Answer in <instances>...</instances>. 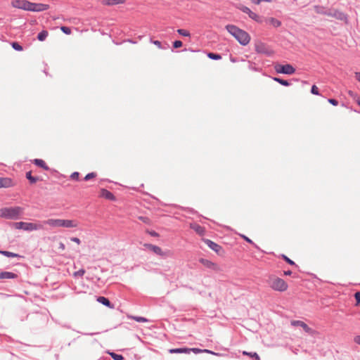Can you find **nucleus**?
<instances>
[{
  "instance_id": "1",
  "label": "nucleus",
  "mask_w": 360,
  "mask_h": 360,
  "mask_svg": "<svg viewBox=\"0 0 360 360\" xmlns=\"http://www.w3.org/2000/svg\"><path fill=\"white\" fill-rule=\"evenodd\" d=\"M226 30L243 46L247 45L250 40L249 34L234 25H227Z\"/></svg>"
},
{
  "instance_id": "2",
  "label": "nucleus",
  "mask_w": 360,
  "mask_h": 360,
  "mask_svg": "<svg viewBox=\"0 0 360 360\" xmlns=\"http://www.w3.org/2000/svg\"><path fill=\"white\" fill-rule=\"evenodd\" d=\"M22 212L20 207H3L0 210V217L8 219H18Z\"/></svg>"
},
{
  "instance_id": "3",
  "label": "nucleus",
  "mask_w": 360,
  "mask_h": 360,
  "mask_svg": "<svg viewBox=\"0 0 360 360\" xmlns=\"http://www.w3.org/2000/svg\"><path fill=\"white\" fill-rule=\"evenodd\" d=\"M45 224L53 227L65 228H75L78 225L77 222L75 220L60 219H49L45 221Z\"/></svg>"
},
{
  "instance_id": "4",
  "label": "nucleus",
  "mask_w": 360,
  "mask_h": 360,
  "mask_svg": "<svg viewBox=\"0 0 360 360\" xmlns=\"http://www.w3.org/2000/svg\"><path fill=\"white\" fill-rule=\"evenodd\" d=\"M267 283L273 290L279 292L285 291L288 287V284L283 279L274 276H270Z\"/></svg>"
},
{
  "instance_id": "5",
  "label": "nucleus",
  "mask_w": 360,
  "mask_h": 360,
  "mask_svg": "<svg viewBox=\"0 0 360 360\" xmlns=\"http://www.w3.org/2000/svg\"><path fill=\"white\" fill-rule=\"evenodd\" d=\"M13 227L16 229H22L27 231L39 230L43 228L40 224H35L31 222L19 221L13 223Z\"/></svg>"
},
{
  "instance_id": "6",
  "label": "nucleus",
  "mask_w": 360,
  "mask_h": 360,
  "mask_svg": "<svg viewBox=\"0 0 360 360\" xmlns=\"http://www.w3.org/2000/svg\"><path fill=\"white\" fill-rule=\"evenodd\" d=\"M143 246L155 255L161 256L164 258L167 257L171 255L170 251H163L160 247L150 243H144Z\"/></svg>"
},
{
  "instance_id": "7",
  "label": "nucleus",
  "mask_w": 360,
  "mask_h": 360,
  "mask_svg": "<svg viewBox=\"0 0 360 360\" xmlns=\"http://www.w3.org/2000/svg\"><path fill=\"white\" fill-rule=\"evenodd\" d=\"M13 8L31 11L32 2L27 0H13L11 1Z\"/></svg>"
},
{
  "instance_id": "8",
  "label": "nucleus",
  "mask_w": 360,
  "mask_h": 360,
  "mask_svg": "<svg viewBox=\"0 0 360 360\" xmlns=\"http://www.w3.org/2000/svg\"><path fill=\"white\" fill-rule=\"evenodd\" d=\"M275 70L278 73L285 74V75H292L295 73V68L291 65L290 64L281 65L277 64L274 67Z\"/></svg>"
},
{
  "instance_id": "9",
  "label": "nucleus",
  "mask_w": 360,
  "mask_h": 360,
  "mask_svg": "<svg viewBox=\"0 0 360 360\" xmlns=\"http://www.w3.org/2000/svg\"><path fill=\"white\" fill-rule=\"evenodd\" d=\"M329 17H333L337 20L343 21L346 24L348 23V16L346 13L342 12L341 11L332 8L331 11L329 13Z\"/></svg>"
},
{
  "instance_id": "10",
  "label": "nucleus",
  "mask_w": 360,
  "mask_h": 360,
  "mask_svg": "<svg viewBox=\"0 0 360 360\" xmlns=\"http://www.w3.org/2000/svg\"><path fill=\"white\" fill-rule=\"evenodd\" d=\"M199 262L206 268L211 269L214 271L219 272L222 270L221 268L217 264L214 263L212 261L208 260L207 259L200 258L199 259Z\"/></svg>"
},
{
  "instance_id": "11",
  "label": "nucleus",
  "mask_w": 360,
  "mask_h": 360,
  "mask_svg": "<svg viewBox=\"0 0 360 360\" xmlns=\"http://www.w3.org/2000/svg\"><path fill=\"white\" fill-rule=\"evenodd\" d=\"M240 11L242 12H243L244 13L248 14L249 18H250L251 19L254 20L255 21H256V22H259L260 21L259 16L257 13L252 12L248 7H247L245 6H243L240 8Z\"/></svg>"
},
{
  "instance_id": "12",
  "label": "nucleus",
  "mask_w": 360,
  "mask_h": 360,
  "mask_svg": "<svg viewBox=\"0 0 360 360\" xmlns=\"http://www.w3.org/2000/svg\"><path fill=\"white\" fill-rule=\"evenodd\" d=\"M49 6L48 4H37L32 2L31 11L33 12H40L48 10Z\"/></svg>"
},
{
  "instance_id": "13",
  "label": "nucleus",
  "mask_w": 360,
  "mask_h": 360,
  "mask_svg": "<svg viewBox=\"0 0 360 360\" xmlns=\"http://www.w3.org/2000/svg\"><path fill=\"white\" fill-rule=\"evenodd\" d=\"M331 8L325 7L323 6H315L314 11L316 13L329 16V13L331 11Z\"/></svg>"
},
{
  "instance_id": "14",
  "label": "nucleus",
  "mask_w": 360,
  "mask_h": 360,
  "mask_svg": "<svg viewBox=\"0 0 360 360\" xmlns=\"http://www.w3.org/2000/svg\"><path fill=\"white\" fill-rule=\"evenodd\" d=\"M204 242L211 250L217 253H219L221 250V247L219 245L210 239H205Z\"/></svg>"
},
{
  "instance_id": "15",
  "label": "nucleus",
  "mask_w": 360,
  "mask_h": 360,
  "mask_svg": "<svg viewBox=\"0 0 360 360\" xmlns=\"http://www.w3.org/2000/svg\"><path fill=\"white\" fill-rule=\"evenodd\" d=\"M291 325L293 326H300L303 328L306 333H310L311 329L304 322L299 320H294L291 321Z\"/></svg>"
},
{
  "instance_id": "16",
  "label": "nucleus",
  "mask_w": 360,
  "mask_h": 360,
  "mask_svg": "<svg viewBox=\"0 0 360 360\" xmlns=\"http://www.w3.org/2000/svg\"><path fill=\"white\" fill-rule=\"evenodd\" d=\"M97 301L103 304L105 307H108L110 309L114 308V304L110 302V301L108 300V298L103 297V296H99L97 298Z\"/></svg>"
},
{
  "instance_id": "17",
  "label": "nucleus",
  "mask_w": 360,
  "mask_h": 360,
  "mask_svg": "<svg viewBox=\"0 0 360 360\" xmlns=\"http://www.w3.org/2000/svg\"><path fill=\"white\" fill-rule=\"evenodd\" d=\"M18 278V275L10 271L0 272V279H15Z\"/></svg>"
},
{
  "instance_id": "18",
  "label": "nucleus",
  "mask_w": 360,
  "mask_h": 360,
  "mask_svg": "<svg viewBox=\"0 0 360 360\" xmlns=\"http://www.w3.org/2000/svg\"><path fill=\"white\" fill-rule=\"evenodd\" d=\"M101 195L107 200H115V197L113 195V193L105 188H102L101 190Z\"/></svg>"
},
{
  "instance_id": "19",
  "label": "nucleus",
  "mask_w": 360,
  "mask_h": 360,
  "mask_svg": "<svg viewBox=\"0 0 360 360\" xmlns=\"http://www.w3.org/2000/svg\"><path fill=\"white\" fill-rule=\"evenodd\" d=\"M12 186V180L9 178L0 177V188H8Z\"/></svg>"
},
{
  "instance_id": "20",
  "label": "nucleus",
  "mask_w": 360,
  "mask_h": 360,
  "mask_svg": "<svg viewBox=\"0 0 360 360\" xmlns=\"http://www.w3.org/2000/svg\"><path fill=\"white\" fill-rule=\"evenodd\" d=\"M170 354H188V347L173 348L169 349Z\"/></svg>"
},
{
  "instance_id": "21",
  "label": "nucleus",
  "mask_w": 360,
  "mask_h": 360,
  "mask_svg": "<svg viewBox=\"0 0 360 360\" xmlns=\"http://www.w3.org/2000/svg\"><path fill=\"white\" fill-rule=\"evenodd\" d=\"M125 0H103L102 4L105 6H114L124 4Z\"/></svg>"
},
{
  "instance_id": "22",
  "label": "nucleus",
  "mask_w": 360,
  "mask_h": 360,
  "mask_svg": "<svg viewBox=\"0 0 360 360\" xmlns=\"http://www.w3.org/2000/svg\"><path fill=\"white\" fill-rule=\"evenodd\" d=\"M191 228L193 229L199 235H203L205 233V229L198 224H191Z\"/></svg>"
},
{
  "instance_id": "23",
  "label": "nucleus",
  "mask_w": 360,
  "mask_h": 360,
  "mask_svg": "<svg viewBox=\"0 0 360 360\" xmlns=\"http://www.w3.org/2000/svg\"><path fill=\"white\" fill-rule=\"evenodd\" d=\"M33 162L35 165L40 167L45 170L49 169V167L46 165V162L41 159H34Z\"/></svg>"
},
{
  "instance_id": "24",
  "label": "nucleus",
  "mask_w": 360,
  "mask_h": 360,
  "mask_svg": "<svg viewBox=\"0 0 360 360\" xmlns=\"http://www.w3.org/2000/svg\"><path fill=\"white\" fill-rule=\"evenodd\" d=\"M0 255H2L4 256H6L7 257H18V258H21L22 256L18 255V254H16V253H14V252H9V251H6V250H0Z\"/></svg>"
},
{
  "instance_id": "25",
  "label": "nucleus",
  "mask_w": 360,
  "mask_h": 360,
  "mask_svg": "<svg viewBox=\"0 0 360 360\" xmlns=\"http://www.w3.org/2000/svg\"><path fill=\"white\" fill-rule=\"evenodd\" d=\"M150 41L154 45L157 46L158 49H167L169 48V44L165 43V46H163L161 43V41L158 40H153V39H150Z\"/></svg>"
},
{
  "instance_id": "26",
  "label": "nucleus",
  "mask_w": 360,
  "mask_h": 360,
  "mask_svg": "<svg viewBox=\"0 0 360 360\" xmlns=\"http://www.w3.org/2000/svg\"><path fill=\"white\" fill-rule=\"evenodd\" d=\"M255 50L257 53H267V49H266V46L262 44V43H260L259 44H257L256 46H255Z\"/></svg>"
},
{
  "instance_id": "27",
  "label": "nucleus",
  "mask_w": 360,
  "mask_h": 360,
  "mask_svg": "<svg viewBox=\"0 0 360 360\" xmlns=\"http://www.w3.org/2000/svg\"><path fill=\"white\" fill-rule=\"evenodd\" d=\"M272 79L285 86H288L290 85V83L288 80L283 79L280 77H272Z\"/></svg>"
},
{
  "instance_id": "28",
  "label": "nucleus",
  "mask_w": 360,
  "mask_h": 360,
  "mask_svg": "<svg viewBox=\"0 0 360 360\" xmlns=\"http://www.w3.org/2000/svg\"><path fill=\"white\" fill-rule=\"evenodd\" d=\"M26 178L29 180L30 184H35L39 180L38 177L33 176L32 175V172L31 171L27 172L26 173Z\"/></svg>"
},
{
  "instance_id": "29",
  "label": "nucleus",
  "mask_w": 360,
  "mask_h": 360,
  "mask_svg": "<svg viewBox=\"0 0 360 360\" xmlns=\"http://www.w3.org/2000/svg\"><path fill=\"white\" fill-rule=\"evenodd\" d=\"M49 32L46 30L41 31L37 35V39L40 41H43L48 37Z\"/></svg>"
},
{
  "instance_id": "30",
  "label": "nucleus",
  "mask_w": 360,
  "mask_h": 360,
  "mask_svg": "<svg viewBox=\"0 0 360 360\" xmlns=\"http://www.w3.org/2000/svg\"><path fill=\"white\" fill-rule=\"evenodd\" d=\"M269 22L274 27H278L281 25V22L275 18H270Z\"/></svg>"
},
{
  "instance_id": "31",
  "label": "nucleus",
  "mask_w": 360,
  "mask_h": 360,
  "mask_svg": "<svg viewBox=\"0 0 360 360\" xmlns=\"http://www.w3.org/2000/svg\"><path fill=\"white\" fill-rule=\"evenodd\" d=\"M207 56L209 58L214 60H220L221 59V56L219 53L210 52L207 53Z\"/></svg>"
},
{
  "instance_id": "32",
  "label": "nucleus",
  "mask_w": 360,
  "mask_h": 360,
  "mask_svg": "<svg viewBox=\"0 0 360 360\" xmlns=\"http://www.w3.org/2000/svg\"><path fill=\"white\" fill-rule=\"evenodd\" d=\"M243 354L244 355L250 356V357L253 358L255 360H260L259 356L256 352H248L244 351L243 352Z\"/></svg>"
},
{
  "instance_id": "33",
  "label": "nucleus",
  "mask_w": 360,
  "mask_h": 360,
  "mask_svg": "<svg viewBox=\"0 0 360 360\" xmlns=\"http://www.w3.org/2000/svg\"><path fill=\"white\" fill-rule=\"evenodd\" d=\"M114 360H123L124 356L121 354H116L115 352H108Z\"/></svg>"
},
{
  "instance_id": "34",
  "label": "nucleus",
  "mask_w": 360,
  "mask_h": 360,
  "mask_svg": "<svg viewBox=\"0 0 360 360\" xmlns=\"http://www.w3.org/2000/svg\"><path fill=\"white\" fill-rule=\"evenodd\" d=\"M11 46L14 50L18 51H21L23 49L22 46L18 42L16 41L12 42Z\"/></svg>"
},
{
  "instance_id": "35",
  "label": "nucleus",
  "mask_w": 360,
  "mask_h": 360,
  "mask_svg": "<svg viewBox=\"0 0 360 360\" xmlns=\"http://www.w3.org/2000/svg\"><path fill=\"white\" fill-rule=\"evenodd\" d=\"M132 319L139 323H145L148 321V320L146 318L143 316H133Z\"/></svg>"
},
{
  "instance_id": "36",
  "label": "nucleus",
  "mask_w": 360,
  "mask_h": 360,
  "mask_svg": "<svg viewBox=\"0 0 360 360\" xmlns=\"http://www.w3.org/2000/svg\"><path fill=\"white\" fill-rule=\"evenodd\" d=\"M177 32L180 35L184 36V37H190V35H191L190 32L188 30H184V29H178Z\"/></svg>"
},
{
  "instance_id": "37",
  "label": "nucleus",
  "mask_w": 360,
  "mask_h": 360,
  "mask_svg": "<svg viewBox=\"0 0 360 360\" xmlns=\"http://www.w3.org/2000/svg\"><path fill=\"white\" fill-rule=\"evenodd\" d=\"M281 257L288 263L290 265H292V266H297V264L292 260L290 259L289 257H288L286 255H281Z\"/></svg>"
},
{
  "instance_id": "38",
  "label": "nucleus",
  "mask_w": 360,
  "mask_h": 360,
  "mask_svg": "<svg viewBox=\"0 0 360 360\" xmlns=\"http://www.w3.org/2000/svg\"><path fill=\"white\" fill-rule=\"evenodd\" d=\"M241 237L245 240L247 241L248 243L250 244H252L255 248H259L258 246L251 240L248 237H247L245 235H241Z\"/></svg>"
},
{
  "instance_id": "39",
  "label": "nucleus",
  "mask_w": 360,
  "mask_h": 360,
  "mask_svg": "<svg viewBox=\"0 0 360 360\" xmlns=\"http://www.w3.org/2000/svg\"><path fill=\"white\" fill-rule=\"evenodd\" d=\"M96 174L95 172H90V173L87 174L84 176V179L85 181H89V180H90L91 179L94 178V177H96Z\"/></svg>"
},
{
  "instance_id": "40",
  "label": "nucleus",
  "mask_w": 360,
  "mask_h": 360,
  "mask_svg": "<svg viewBox=\"0 0 360 360\" xmlns=\"http://www.w3.org/2000/svg\"><path fill=\"white\" fill-rule=\"evenodd\" d=\"M61 31L65 33V34H71V29L66 26H62L60 27Z\"/></svg>"
},
{
  "instance_id": "41",
  "label": "nucleus",
  "mask_w": 360,
  "mask_h": 360,
  "mask_svg": "<svg viewBox=\"0 0 360 360\" xmlns=\"http://www.w3.org/2000/svg\"><path fill=\"white\" fill-rule=\"evenodd\" d=\"M191 352L194 354H199L202 352V349L199 348H188V354H190Z\"/></svg>"
},
{
  "instance_id": "42",
  "label": "nucleus",
  "mask_w": 360,
  "mask_h": 360,
  "mask_svg": "<svg viewBox=\"0 0 360 360\" xmlns=\"http://www.w3.org/2000/svg\"><path fill=\"white\" fill-rule=\"evenodd\" d=\"M85 274V270L83 269H80L79 270H78L77 271H75L74 273V276L75 277H77V276H82L84 274Z\"/></svg>"
},
{
  "instance_id": "43",
  "label": "nucleus",
  "mask_w": 360,
  "mask_h": 360,
  "mask_svg": "<svg viewBox=\"0 0 360 360\" xmlns=\"http://www.w3.org/2000/svg\"><path fill=\"white\" fill-rule=\"evenodd\" d=\"M354 297H355V300H356L355 305L358 306L360 304V291H358V292H355Z\"/></svg>"
},
{
  "instance_id": "44",
  "label": "nucleus",
  "mask_w": 360,
  "mask_h": 360,
  "mask_svg": "<svg viewBox=\"0 0 360 360\" xmlns=\"http://www.w3.org/2000/svg\"><path fill=\"white\" fill-rule=\"evenodd\" d=\"M182 45H183L182 41H179V40H176L173 42V47L174 49L180 48L182 46Z\"/></svg>"
},
{
  "instance_id": "45",
  "label": "nucleus",
  "mask_w": 360,
  "mask_h": 360,
  "mask_svg": "<svg viewBox=\"0 0 360 360\" xmlns=\"http://www.w3.org/2000/svg\"><path fill=\"white\" fill-rule=\"evenodd\" d=\"M311 93L314 95H319V89L316 85H313L311 89Z\"/></svg>"
},
{
  "instance_id": "46",
  "label": "nucleus",
  "mask_w": 360,
  "mask_h": 360,
  "mask_svg": "<svg viewBox=\"0 0 360 360\" xmlns=\"http://www.w3.org/2000/svg\"><path fill=\"white\" fill-rule=\"evenodd\" d=\"M79 173L77 172H74L71 176H70V178L73 180H76V181H78L79 180Z\"/></svg>"
},
{
  "instance_id": "47",
  "label": "nucleus",
  "mask_w": 360,
  "mask_h": 360,
  "mask_svg": "<svg viewBox=\"0 0 360 360\" xmlns=\"http://www.w3.org/2000/svg\"><path fill=\"white\" fill-rule=\"evenodd\" d=\"M146 232L153 237H158L159 234L155 231L147 230Z\"/></svg>"
},
{
  "instance_id": "48",
  "label": "nucleus",
  "mask_w": 360,
  "mask_h": 360,
  "mask_svg": "<svg viewBox=\"0 0 360 360\" xmlns=\"http://www.w3.org/2000/svg\"><path fill=\"white\" fill-rule=\"evenodd\" d=\"M328 101L330 104H332L333 105L336 106V105H338V101L336 99H335V98H329V99L328 100Z\"/></svg>"
},
{
  "instance_id": "49",
  "label": "nucleus",
  "mask_w": 360,
  "mask_h": 360,
  "mask_svg": "<svg viewBox=\"0 0 360 360\" xmlns=\"http://www.w3.org/2000/svg\"><path fill=\"white\" fill-rule=\"evenodd\" d=\"M139 219L140 220H141L142 221H143L144 223H146V224H147V223H148V222H149V219H148V217H142V216H141V217H139Z\"/></svg>"
},
{
  "instance_id": "50",
  "label": "nucleus",
  "mask_w": 360,
  "mask_h": 360,
  "mask_svg": "<svg viewBox=\"0 0 360 360\" xmlns=\"http://www.w3.org/2000/svg\"><path fill=\"white\" fill-rule=\"evenodd\" d=\"M202 352H205V353H209V354H214V355H218L217 353H215L211 350H209V349H202Z\"/></svg>"
},
{
  "instance_id": "51",
  "label": "nucleus",
  "mask_w": 360,
  "mask_h": 360,
  "mask_svg": "<svg viewBox=\"0 0 360 360\" xmlns=\"http://www.w3.org/2000/svg\"><path fill=\"white\" fill-rule=\"evenodd\" d=\"M354 342L360 345V335H357L354 339Z\"/></svg>"
},
{
  "instance_id": "52",
  "label": "nucleus",
  "mask_w": 360,
  "mask_h": 360,
  "mask_svg": "<svg viewBox=\"0 0 360 360\" xmlns=\"http://www.w3.org/2000/svg\"><path fill=\"white\" fill-rule=\"evenodd\" d=\"M71 240H72V241H73V242L77 243V244H79V243H80V242H81V241H80V240H79V238H76V237L72 238H71Z\"/></svg>"
},
{
  "instance_id": "53",
  "label": "nucleus",
  "mask_w": 360,
  "mask_h": 360,
  "mask_svg": "<svg viewBox=\"0 0 360 360\" xmlns=\"http://www.w3.org/2000/svg\"><path fill=\"white\" fill-rule=\"evenodd\" d=\"M355 78L356 79L360 82V72H355Z\"/></svg>"
},
{
  "instance_id": "54",
  "label": "nucleus",
  "mask_w": 360,
  "mask_h": 360,
  "mask_svg": "<svg viewBox=\"0 0 360 360\" xmlns=\"http://www.w3.org/2000/svg\"><path fill=\"white\" fill-rule=\"evenodd\" d=\"M291 274H292V271L290 270L284 271V275H285V276H290Z\"/></svg>"
},
{
  "instance_id": "55",
  "label": "nucleus",
  "mask_w": 360,
  "mask_h": 360,
  "mask_svg": "<svg viewBox=\"0 0 360 360\" xmlns=\"http://www.w3.org/2000/svg\"><path fill=\"white\" fill-rule=\"evenodd\" d=\"M263 0H252V1L255 3V4H259L261 1H262Z\"/></svg>"
},
{
  "instance_id": "56",
  "label": "nucleus",
  "mask_w": 360,
  "mask_h": 360,
  "mask_svg": "<svg viewBox=\"0 0 360 360\" xmlns=\"http://www.w3.org/2000/svg\"><path fill=\"white\" fill-rule=\"evenodd\" d=\"M60 248L61 249L64 250V249H65V245H64L63 243H60Z\"/></svg>"
},
{
  "instance_id": "57",
  "label": "nucleus",
  "mask_w": 360,
  "mask_h": 360,
  "mask_svg": "<svg viewBox=\"0 0 360 360\" xmlns=\"http://www.w3.org/2000/svg\"><path fill=\"white\" fill-rule=\"evenodd\" d=\"M250 68L251 70H255V71H257V68H255L250 67Z\"/></svg>"
},
{
  "instance_id": "58",
  "label": "nucleus",
  "mask_w": 360,
  "mask_h": 360,
  "mask_svg": "<svg viewBox=\"0 0 360 360\" xmlns=\"http://www.w3.org/2000/svg\"><path fill=\"white\" fill-rule=\"evenodd\" d=\"M84 335H94V333H84Z\"/></svg>"
},
{
  "instance_id": "59",
  "label": "nucleus",
  "mask_w": 360,
  "mask_h": 360,
  "mask_svg": "<svg viewBox=\"0 0 360 360\" xmlns=\"http://www.w3.org/2000/svg\"><path fill=\"white\" fill-rule=\"evenodd\" d=\"M359 105H360V99L357 101Z\"/></svg>"
},
{
  "instance_id": "60",
  "label": "nucleus",
  "mask_w": 360,
  "mask_h": 360,
  "mask_svg": "<svg viewBox=\"0 0 360 360\" xmlns=\"http://www.w3.org/2000/svg\"><path fill=\"white\" fill-rule=\"evenodd\" d=\"M99 360H101V359H99Z\"/></svg>"
}]
</instances>
